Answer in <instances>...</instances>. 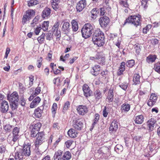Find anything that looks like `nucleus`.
I'll use <instances>...</instances> for the list:
<instances>
[{
  "instance_id": "obj_25",
  "label": "nucleus",
  "mask_w": 160,
  "mask_h": 160,
  "mask_svg": "<svg viewBox=\"0 0 160 160\" xmlns=\"http://www.w3.org/2000/svg\"><path fill=\"white\" fill-rule=\"evenodd\" d=\"M41 99L40 98L37 96L33 99L30 105V107L31 108H33L36 107L40 103Z\"/></svg>"
},
{
  "instance_id": "obj_47",
  "label": "nucleus",
  "mask_w": 160,
  "mask_h": 160,
  "mask_svg": "<svg viewBox=\"0 0 160 160\" xmlns=\"http://www.w3.org/2000/svg\"><path fill=\"white\" fill-rule=\"evenodd\" d=\"M45 34L43 33L37 39L39 43L41 44L43 42L45 39Z\"/></svg>"
},
{
  "instance_id": "obj_46",
  "label": "nucleus",
  "mask_w": 160,
  "mask_h": 160,
  "mask_svg": "<svg viewBox=\"0 0 160 160\" xmlns=\"http://www.w3.org/2000/svg\"><path fill=\"white\" fill-rule=\"evenodd\" d=\"M13 126L10 124H6L4 127V129L7 132H10L11 131Z\"/></svg>"
},
{
  "instance_id": "obj_29",
  "label": "nucleus",
  "mask_w": 160,
  "mask_h": 160,
  "mask_svg": "<svg viewBox=\"0 0 160 160\" xmlns=\"http://www.w3.org/2000/svg\"><path fill=\"white\" fill-rule=\"evenodd\" d=\"M63 151L58 150L55 152L54 156V160H62Z\"/></svg>"
},
{
  "instance_id": "obj_44",
  "label": "nucleus",
  "mask_w": 160,
  "mask_h": 160,
  "mask_svg": "<svg viewBox=\"0 0 160 160\" xmlns=\"http://www.w3.org/2000/svg\"><path fill=\"white\" fill-rule=\"evenodd\" d=\"M49 23L48 21H44L43 22L42 25V28L43 31H45L48 30Z\"/></svg>"
},
{
  "instance_id": "obj_37",
  "label": "nucleus",
  "mask_w": 160,
  "mask_h": 160,
  "mask_svg": "<svg viewBox=\"0 0 160 160\" xmlns=\"http://www.w3.org/2000/svg\"><path fill=\"white\" fill-rule=\"evenodd\" d=\"M110 1L109 0H103V7H105V8L108 11H109L111 9L109 3Z\"/></svg>"
},
{
  "instance_id": "obj_15",
  "label": "nucleus",
  "mask_w": 160,
  "mask_h": 160,
  "mask_svg": "<svg viewBox=\"0 0 160 160\" xmlns=\"http://www.w3.org/2000/svg\"><path fill=\"white\" fill-rule=\"evenodd\" d=\"M157 99V96L155 94L152 93L148 102V105L150 107H152L156 103Z\"/></svg>"
},
{
  "instance_id": "obj_40",
  "label": "nucleus",
  "mask_w": 160,
  "mask_h": 160,
  "mask_svg": "<svg viewBox=\"0 0 160 160\" xmlns=\"http://www.w3.org/2000/svg\"><path fill=\"white\" fill-rule=\"evenodd\" d=\"M153 69L156 72L160 74V62L155 64Z\"/></svg>"
},
{
  "instance_id": "obj_43",
  "label": "nucleus",
  "mask_w": 160,
  "mask_h": 160,
  "mask_svg": "<svg viewBox=\"0 0 160 160\" xmlns=\"http://www.w3.org/2000/svg\"><path fill=\"white\" fill-rule=\"evenodd\" d=\"M41 126L42 124L40 122H38L35 124L33 126L32 125V127H33L32 129L34 130H35V131H39Z\"/></svg>"
},
{
  "instance_id": "obj_11",
  "label": "nucleus",
  "mask_w": 160,
  "mask_h": 160,
  "mask_svg": "<svg viewBox=\"0 0 160 160\" xmlns=\"http://www.w3.org/2000/svg\"><path fill=\"white\" fill-rule=\"evenodd\" d=\"M82 90L84 95L86 97H90L92 94V91L91 90L88 86L86 84L83 85Z\"/></svg>"
},
{
  "instance_id": "obj_28",
  "label": "nucleus",
  "mask_w": 160,
  "mask_h": 160,
  "mask_svg": "<svg viewBox=\"0 0 160 160\" xmlns=\"http://www.w3.org/2000/svg\"><path fill=\"white\" fill-rule=\"evenodd\" d=\"M130 105L128 103H125L121 105L120 109L122 112H127L130 110Z\"/></svg>"
},
{
  "instance_id": "obj_35",
  "label": "nucleus",
  "mask_w": 160,
  "mask_h": 160,
  "mask_svg": "<svg viewBox=\"0 0 160 160\" xmlns=\"http://www.w3.org/2000/svg\"><path fill=\"white\" fill-rule=\"evenodd\" d=\"M25 13L27 14L29 18L31 19L32 18L34 17L35 14V11L32 9H29L27 10Z\"/></svg>"
},
{
  "instance_id": "obj_16",
  "label": "nucleus",
  "mask_w": 160,
  "mask_h": 160,
  "mask_svg": "<svg viewBox=\"0 0 160 160\" xmlns=\"http://www.w3.org/2000/svg\"><path fill=\"white\" fill-rule=\"evenodd\" d=\"M79 115H83L88 112V109L86 106L83 105H79L77 109Z\"/></svg>"
},
{
  "instance_id": "obj_27",
  "label": "nucleus",
  "mask_w": 160,
  "mask_h": 160,
  "mask_svg": "<svg viewBox=\"0 0 160 160\" xmlns=\"http://www.w3.org/2000/svg\"><path fill=\"white\" fill-rule=\"evenodd\" d=\"M118 128V122L115 120H113L112 122L109 129L110 131L116 132Z\"/></svg>"
},
{
  "instance_id": "obj_50",
  "label": "nucleus",
  "mask_w": 160,
  "mask_h": 160,
  "mask_svg": "<svg viewBox=\"0 0 160 160\" xmlns=\"http://www.w3.org/2000/svg\"><path fill=\"white\" fill-rule=\"evenodd\" d=\"M39 19V17L38 16H36L34 19L33 20L32 22L31 23L32 26L34 27V24H37L38 23Z\"/></svg>"
},
{
  "instance_id": "obj_20",
  "label": "nucleus",
  "mask_w": 160,
  "mask_h": 160,
  "mask_svg": "<svg viewBox=\"0 0 160 160\" xmlns=\"http://www.w3.org/2000/svg\"><path fill=\"white\" fill-rule=\"evenodd\" d=\"M60 0H51V3L53 9L55 11H58L60 9L59 4Z\"/></svg>"
},
{
  "instance_id": "obj_57",
  "label": "nucleus",
  "mask_w": 160,
  "mask_h": 160,
  "mask_svg": "<svg viewBox=\"0 0 160 160\" xmlns=\"http://www.w3.org/2000/svg\"><path fill=\"white\" fill-rule=\"evenodd\" d=\"M38 132L39 131H35V130L32 129L31 134V137H36L39 133Z\"/></svg>"
},
{
  "instance_id": "obj_42",
  "label": "nucleus",
  "mask_w": 160,
  "mask_h": 160,
  "mask_svg": "<svg viewBox=\"0 0 160 160\" xmlns=\"http://www.w3.org/2000/svg\"><path fill=\"white\" fill-rule=\"evenodd\" d=\"M123 148L122 146L121 145L118 144L115 147L114 149L116 152L119 153L122 151Z\"/></svg>"
},
{
  "instance_id": "obj_5",
  "label": "nucleus",
  "mask_w": 160,
  "mask_h": 160,
  "mask_svg": "<svg viewBox=\"0 0 160 160\" xmlns=\"http://www.w3.org/2000/svg\"><path fill=\"white\" fill-rule=\"evenodd\" d=\"M156 145V143L154 141H151L149 142L148 146V149H149V155L152 156L157 152V149H156L157 148Z\"/></svg>"
},
{
  "instance_id": "obj_2",
  "label": "nucleus",
  "mask_w": 160,
  "mask_h": 160,
  "mask_svg": "<svg viewBox=\"0 0 160 160\" xmlns=\"http://www.w3.org/2000/svg\"><path fill=\"white\" fill-rule=\"evenodd\" d=\"M7 99L10 103V105L12 110L16 109L18 105L19 96L16 92H14L11 94L8 95Z\"/></svg>"
},
{
  "instance_id": "obj_6",
  "label": "nucleus",
  "mask_w": 160,
  "mask_h": 160,
  "mask_svg": "<svg viewBox=\"0 0 160 160\" xmlns=\"http://www.w3.org/2000/svg\"><path fill=\"white\" fill-rule=\"evenodd\" d=\"M36 139L35 142V145L36 148L39 145L41 144L44 141V134L43 132H41L38 134Z\"/></svg>"
},
{
  "instance_id": "obj_22",
  "label": "nucleus",
  "mask_w": 160,
  "mask_h": 160,
  "mask_svg": "<svg viewBox=\"0 0 160 160\" xmlns=\"http://www.w3.org/2000/svg\"><path fill=\"white\" fill-rule=\"evenodd\" d=\"M43 107L41 106L38 108L34 111V116L37 118H39L41 117L43 112Z\"/></svg>"
},
{
  "instance_id": "obj_54",
  "label": "nucleus",
  "mask_w": 160,
  "mask_h": 160,
  "mask_svg": "<svg viewBox=\"0 0 160 160\" xmlns=\"http://www.w3.org/2000/svg\"><path fill=\"white\" fill-rule=\"evenodd\" d=\"M119 86L122 89L125 90L127 88L128 84L126 82H123L121 84L119 83Z\"/></svg>"
},
{
  "instance_id": "obj_32",
  "label": "nucleus",
  "mask_w": 160,
  "mask_h": 160,
  "mask_svg": "<svg viewBox=\"0 0 160 160\" xmlns=\"http://www.w3.org/2000/svg\"><path fill=\"white\" fill-rule=\"evenodd\" d=\"M140 76L139 74H134L133 76V81L135 85L138 84L140 83Z\"/></svg>"
},
{
  "instance_id": "obj_8",
  "label": "nucleus",
  "mask_w": 160,
  "mask_h": 160,
  "mask_svg": "<svg viewBox=\"0 0 160 160\" xmlns=\"http://www.w3.org/2000/svg\"><path fill=\"white\" fill-rule=\"evenodd\" d=\"M99 21L101 27L104 28L106 27L108 24L110 22V19L108 17L105 16L100 18Z\"/></svg>"
},
{
  "instance_id": "obj_61",
  "label": "nucleus",
  "mask_w": 160,
  "mask_h": 160,
  "mask_svg": "<svg viewBox=\"0 0 160 160\" xmlns=\"http://www.w3.org/2000/svg\"><path fill=\"white\" fill-rule=\"evenodd\" d=\"M34 76L32 75L30 76L29 78V85L30 87H31L33 84V81H34Z\"/></svg>"
},
{
  "instance_id": "obj_26",
  "label": "nucleus",
  "mask_w": 160,
  "mask_h": 160,
  "mask_svg": "<svg viewBox=\"0 0 160 160\" xmlns=\"http://www.w3.org/2000/svg\"><path fill=\"white\" fill-rule=\"evenodd\" d=\"M70 24L67 22H64L62 24V30L65 33H68L70 31Z\"/></svg>"
},
{
  "instance_id": "obj_31",
  "label": "nucleus",
  "mask_w": 160,
  "mask_h": 160,
  "mask_svg": "<svg viewBox=\"0 0 160 160\" xmlns=\"http://www.w3.org/2000/svg\"><path fill=\"white\" fill-rule=\"evenodd\" d=\"M22 152L19 149L15 152V158L16 160H22L24 157Z\"/></svg>"
},
{
  "instance_id": "obj_12",
  "label": "nucleus",
  "mask_w": 160,
  "mask_h": 160,
  "mask_svg": "<svg viewBox=\"0 0 160 160\" xmlns=\"http://www.w3.org/2000/svg\"><path fill=\"white\" fill-rule=\"evenodd\" d=\"M9 105L8 102L2 101L0 104V111L2 113H5L8 110Z\"/></svg>"
},
{
  "instance_id": "obj_39",
  "label": "nucleus",
  "mask_w": 160,
  "mask_h": 160,
  "mask_svg": "<svg viewBox=\"0 0 160 160\" xmlns=\"http://www.w3.org/2000/svg\"><path fill=\"white\" fill-rule=\"evenodd\" d=\"M31 19L25 13L23 15L22 19V23L23 25L25 24L26 22Z\"/></svg>"
},
{
  "instance_id": "obj_53",
  "label": "nucleus",
  "mask_w": 160,
  "mask_h": 160,
  "mask_svg": "<svg viewBox=\"0 0 160 160\" xmlns=\"http://www.w3.org/2000/svg\"><path fill=\"white\" fill-rule=\"evenodd\" d=\"M59 25V23L58 22H56L52 28V31L54 32H55L56 31L58 30Z\"/></svg>"
},
{
  "instance_id": "obj_24",
  "label": "nucleus",
  "mask_w": 160,
  "mask_h": 160,
  "mask_svg": "<svg viewBox=\"0 0 160 160\" xmlns=\"http://www.w3.org/2000/svg\"><path fill=\"white\" fill-rule=\"evenodd\" d=\"M67 134L70 138H75L77 137L78 133L74 128H71L68 130Z\"/></svg>"
},
{
  "instance_id": "obj_33",
  "label": "nucleus",
  "mask_w": 160,
  "mask_h": 160,
  "mask_svg": "<svg viewBox=\"0 0 160 160\" xmlns=\"http://www.w3.org/2000/svg\"><path fill=\"white\" fill-rule=\"evenodd\" d=\"M94 96L96 100L97 101L102 97V94L100 90H97L94 92Z\"/></svg>"
},
{
  "instance_id": "obj_3",
  "label": "nucleus",
  "mask_w": 160,
  "mask_h": 160,
  "mask_svg": "<svg viewBox=\"0 0 160 160\" xmlns=\"http://www.w3.org/2000/svg\"><path fill=\"white\" fill-rule=\"evenodd\" d=\"M94 26L90 23L85 24L81 30L82 35L85 38L90 37L92 33L94 32Z\"/></svg>"
},
{
  "instance_id": "obj_9",
  "label": "nucleus",
  "mask_w": 160,
  "mask_h": 160,
  "mask_svg": "<svg viewBox=\"0 0 160 160\" xmlns=\"http://www.w3.org/2000/svg\"><path fill=\"white\" fill-rule=\"evenodd\" d=\"M87 5V1L86 0H81L77 4L76 8L77 12H80L85 8Z\"/></svg>"
},
{
  "instance_id": "obj_17",
  "label": "nucleus",
  "mask_w": 160,
  "mask_h": 160,
  "mask_svg": "<svg viewBox=\"0 0 160 160\" xmlns=\"http://www.w3.org/2000/svg\"><path fill=\"white\" fill-rule=\"evenodd\" d=\"M51 13V9L50 8L46 7L42 11V18H48L50 16Z\"/></svg>"
},
{
  "instance_id": "obj_63",
  "label": "nucleus",
  "mask_w": 160,
  "mask_h": 160,
  "mask_svg": "<svg viewBox=\"0 0 160 160\" xmlns=\"http://www.w3.org/2000/svg\"><path fill=\"white\" fill-rule=\"evenodd\" d=\"M142 138L140 136H135L133 138V139L137 142H139L142 139Z\"/></svg>"
},
{
  "instance_id": "obj_41",
  "label": "nucleus",
  "mask_w": 160,
  "mask_h": 160,
  "mask_svg": "<svg viewBox=\"0 0 160 160\" xmlns=\"http://www.w3.org/2000/svg\"><path fill=\"white\" fill-rule=\"evenodd\" d=\"M99 118V116L98 114H96L95 115V118L93 120V122L92 123V129L94 127V126L96 125L97 123V122H98V120Z\"/></svg>"
},
{
  "instance_id": "obj_18",
  "label": "nucleus",
  "mask_w": 160,
  "mask_h": 160,
  "mask_svg": "<svg viewBox=\"0 0 160 160\" xmlns=\"http://www.w3.org/2000/svg\"><path fill=\"white\" fill-rule=\"evenodd\" d=\"M113 89L111 88L109 89L108 96L106 98V101L109 103L112 102L113 99Z\"/></svg>"
},
{
  "instance_id": "obj_10",
  "label": "nucleus",
  "mask_w": 160,
  "mask_h": 160,
  "mask_svg": "<svg viewBox=\"0 0 160 160\" xmlns=\"http://www.w3.org/2000/svg\"><path fill=\"white\" fill-rule=\"evenodd\" d=\"M74 123L72 125L73 127L75 129L81 130L83 127V123L80 119H78L73 120Z\"/></svg>"
},
{
  "instance_id": "obj_13",
  "label": "nucleus",
  "mask_w": 160,
  "mask_h": 160,
  "mask_svg": "<svg viewBox=\"0 0 160 160\" xmlns=\"http://www.w3.org/2000/svg\"><path fill=\"white\" fill-rule=\"evenodd\" d=\"M104 57L101 52L98 53L96 55V62L98 63L103 65L104 63Z\"/></svg>"
},
{
  "instance_id": "obj_58",
  "label": "nucleus",
  "mask_w": 160,
  "mask_h": 160,
  "mask_svg": "<svg viewBox=\"0 0 160 160\" xmlns=\"http://www.w3.org/2000/svg\"><path fill=\"white\" fill-rule=\"evenodd\" d=\"M41 91V88L40 87H37L35 89L34 93H33L34 95L36 96L38 95Z\"/></svg>"
},
{
  "instance_id": "obj_34",
  "label": "nucleus",
  "mask_w": 160,
  "mask_h": 160,
  "mask_svg": "<svg viewBox=\"0 0 160 160\" xmlns=\"http://www.w3.org/2000/svg\"><path fill=\"white\" fill-rule=\"evenodd\" d=\"M71 157V153L69 151H67L64 153L62 157V160H69Z\"/></svg>"
},
{
  "instance_id": "obj_64",
  "label": "nucleus",
  "mask_w": 160,
  "mask_h": 160,
  "mask_svg": "<svg viewBox=\"0 0 160 160\" xmlns=\"http://www.w3.org/2000/svg\"><path fill=\"white\" fill-rule=\"evenodd\" d=\"M73 142L72 140L67 141L65 143L66 147L68 148H69L72 144Z\"/></svg>"
},
{
  "instance_id": "obj_4",
  "label": "nucleus",
  "mask_w": 160,
  "mask_h": 160,
  "mask_svg": "<svg viewBox=\"0 0 160 160\" xmlns=\"http://www.w3.org/2000/svg\"><path fill=\"white\" fill-rule=\"evenodd\" d=\"M141 18L140 16L139 15L138 16L134 15L131 16L127 18L125 21L123 25H125L126 23H128L133 25L135 27H137L140 25Z\"/></svg>"
},
{
  "instance_id": "obj_14",
  "label": "nucleus",
  "mask_w": 160,
  "mask_h": 160,
  "mask_svg": "<svg viewBox=\"0 0 160 160\" xmlns=\"http://www.w3.org/2000/svg\"><path fill=\"white\" fill-rule=\"evenodd\" d=\"M19 138V135L13 134L12 135H9L7 138L8 142L11 145H13L18 140Z\"/></svg>"
},
{
  "instance_id": "obj_49",
  "label": "nucleus",
  "mask_w": 160,
  "mask_h": 160,
  "mask_svg": "<svg viewBox=\"0 0 160 160\" xmlns=\"http://www.w3.org/2000/svg\"><path fill=\"white\" fill-rule=\"evenodd\" d=\"M135 62L133 60H131L128 61L126 63V65L128 67H132L134 65Z\"/></svg>"
},
{
  "instance_id": "obj_52",
  "label": "nucleus",
  "mask_w": 160,
  "mask_h": 160,
  "mask_svg": "<svg viewBox=\"0 0 160 160\" xmlns=\"http://www.w3.org/2000/svg\"><path fill=\"white\" fill-rule=\"evenodd\" d=\"M152 25L151 24L148 25L143 29L142 32L144 33H147V32L151 28Z\"/></svg>"
},
{
  "instance_id": "obj_55",
  "label": "nucleus",
  "mask_w": 160,
  "mask_h": 160,
  "mask_svg": "<svg viewBox=\"0 0 160 160\" xmlns=\"http://www.w3.org/2000/svg\"><path fill=\"white\" fill-rule=\"evenodd\" d=\"M148 0H142L141 1V6L144 8L146 9L148 6Z\"/></svg>"
},
{
  "instance_id": "obj_7",
  "label": "nucleus",
  "mask_w": 160,
  "mask_h": 160,
  "mask_svg": "<svg viewBox=\"0 0 160 160\" xmlns=\"http://www.w3.org/2000/svg\"><path fill=\"white\" fill-rule=\"evenodd\" d=\"M31 145L28 143L27 145H24L23 148L19 149L21 152L25 156H29L31 154Z\"/></svg>"
},
{
  "instance_id": "obj_45",
  "label": "nucleus",
  "mask_w": 160,
  "mask_h": 160,
  "mask_svg": "<svg viewBox=\"0 0 160 160\" xmlns=\"http://www.w3.org/2000/svg\"><path fill=\"white\" fill-rule=\"evenodd\" d=\"M38 3V1L37 0H30L28 2V6L29 7H32L37 5Z\"/></svg>"
},
{
  "instance_id": "obj_60",
  "label": "nucleus",
  "mask_w": 160,
  "mask_h": 160,
  "mask_svg": "<svg viewBox=\"0 0 160 160\" xmlns=\"http://www.w3.org/2000/svg\"><path fill=\"white\" fill-rule=\"evenodd\" d=\"M19 128L17 127L14 128L13 129L12 134L16 135H19Z\"/></svg>"
},
{
  "instance_id": "obj_56",
  "label": "nucleus",
  "mask_w": 160,
  "mask_h": 160,
  "mask_svg": "<svg viewBox=\"0 0 160 160\" xmlns=\"http://www.w3.org/2000/svg\"><path fill=\"white\" fill-rule=\"evenodd\" d=\"M42 28L41 25L38 26L35 29L34 32L36 35L39 34Z\"/></svg>"
},
{
  "instance_id": "obj_1",
  "label": "nucleus",
  "mask_w": 160,
  "mask_h": 160,
  "mask_svg": "<svg viewBox=\"0 0 160 160\" xmlns=\"http://www.w3.org/2000/svg\"><path fill=\"white\" fill-rule=\"evenodd\" d=\"M104 35L103 32L100 29L95 30L92 35V41L95 44L101 47L104 44Z\"/></svg>"
},
{
  "instance_id": "obj_59",
  "label": "nucleus",
  "mask_w": 160,
  "mask_h": 160,
  "mask_svg": "<svg viewBox=\"0 0 160 160\" xmlns=\"http://www.w3.org/2000/svg\"><path fill=\"white\" fill-rule=\"evenodd\" d=\"M69 56L70 55L69 54H65V55L63 57L61 55L60 58V59L61 61H62L63 62H65V60L68 58Z\"/></svg>"
},
{
  "instance_id": "obj_51",
  "label": "nucleus",
  "mask_w": 160,
  "mask_h": 160,
  "mask_svg": "<svg viewBox=\"0 0 160 160\" xmlns=\"http://www.w3.org/2000/svg\"><path fill=\"white\" fill-rule=\"evenodd\" d=\"M19 104L22 106L24 107L25 106L26 104V100L23 95L20 97V98Z\"/></svg>"
},
{
  "instance_id": "obj_38",
  "label": "nucleus",
  "mask_w": 160,
  "mask_h": 160,
  "mask_svg": "<svg viewBox=\"0 0 160 160\" xmlns=\"http://www.w3.org/2000/svg\"><path fill=\"white\" fill-rule=\"evenodd\" d=\"M70 103L69 102L67 101L64 104L62 112L65 113L70 108Z\"/></svg>"
},
{
  "instance_id": "obj_19",
  "label": "nucleus",
  "mask_w": 160,
  "mask_h": 160,
  "mask_svg": "<svg viewBox=\"0 0 160 160\" xmlns=\"http://www.w3.org/2000/svg\"><path fill=\"white\" fill-rule=\"evenodd\" d=\"M144 118L142 115H140L134 117V121L136 124H140L142 123L144 121Z\"/></svg>"
},
{
  "instance_id": "obj_21",
  "label": "nucleus",
  "mask_w": 160,
  "mask_h": 160,
  "mask_svg": "<svg viewBox=\"0 0 160 160\" xmlns=\"http://www.w3.org/2000/svg\"><path fill=\"white\" fill-rule=\"evenodd\" d=\"M100 66L99 65H96L92 67L91 72L92 75L97 76L100 73Z\"/></svg>"
},
{
  "instance_id": "obj_48",
  "label": "nucleus",
  "mask_w": 160,
  "mask_h": 160,
  "mask_svg": "<svg viewBox=\"0 0 160 160\" xmlns=\"http://www.w3.org/2000/svg\"><path fill=\"white\" fill-rule=\"evenodd\" d=\"M128 1V0H119V3L122 6L125 8H128V4L127 2Z\"/></svg>"
},
{
  "instance_id": "obj_36",
  "label": "nucleus",
  "mask_w": 160,
  "mask_h": 160,
  "mask_svg": "<svg viewBox=\"0 0 160 160\" xmlns=\"http://www.w3.org/2000/svg\"><path fill=\"white\" fill-rule=\"evenodd\" d=\"M72 28L73 32H76L78 29V26L77 22L74 20L72 21Z\"/></svg>"
},
{
  "instance_id": "obj_23",
  "label": "nucleus",
  "mask_w": 160,
  "mask_h": 160,
  "mask_svg": "<svg viewBox=\"0 0 160 160\" xmlns=\"http://www.w3.org/2000/svg\"><path fill=\"white\" fill-rule=\"evenodd\" d=\"M156 121L154 118H151L147 122V123L149 129L150 131H152L154 129L155 124L156 123Z\"/></svg>"
},
{
  "instance_id": "obj_30",
  "label": "nucleus",
  "mask_w": 160,
  "mask_h": 160,
  "mask_svg": "<svg viewBox=\"0 0 160 160\" xmlns=\"http://www.w3.org/2000/svg\"><path fill=\"white\" fill-rule=\"evenodd\" d=\"M157 58V56L156 55H149L146 58V61L148 63L154 62Z\"/></svg>"
},
{
  "instance_id": "obj_62",
  "label": "nucleus",
  "mask_w": 160,
  "mask_h": 160,
  "mask_svg": "<svg viewBox=\"0 0 160 160\" xmlns=\"http://www.w3.org/2000/svg\"><path fill=\"white\" fill-rule=\"evenodd\" d=\"M106 9L105 7H103L102 8H100V14L101 15L103 16L104 15L105 13L106 12Z\"/></svg>"
}]
</instances>
